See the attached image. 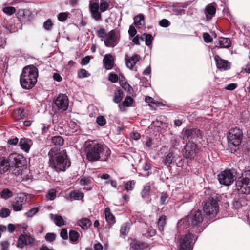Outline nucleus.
Wrapping results in <instances>:
<instances>
[{"mask_svg": "<svg viewBox=\"0 0 250 250\" xmlns=\"http://www.w3.org/2000/svg\"><path fill=\"white\" fill-rule=\"evenodd\" d=\"M203 209L205 213L210 217H214L219 210L217 201L213 198H208L205 202Z\"/></svg>", "mask_w": 250, "mask_h": 250, "instance_id": "obj_9", "label": "nucleus"}, {"mask_svg": "<svg viewBox=\"0 0 250 250\" xmlns=\"http://www.w3.org/2000/svg\"><path fill=\"white\" fill-rule=\"evenodd\" d=\"M56 235L52 233H47L45 236V240L50 242L54 241Z\"/></svg>", "mask_w": 250, "mask_h": 250, "instance_id": "obj_52", "label": "nucleus"}, {"mask_svg": "<svg viewBox=\"0 0 250 250\" xmlns=\"http://www.w3.org/2000/svg\"><path fill=\"white\" fill-rule=\"evenodd\" d=\"M33 145L32 140L23 138L20 141L19 145L21 148L26 152H28Z\"/></svg>", "mask_w": 250, "mask_h": 250, "instance_id": "obj_23", "label": "nucleus"}, {"mask_svg": "<svg viewBox=\"0 0 250 250\" xmlns=\"http://www.w3.org/2000/svg\"><path fill=\"white\" fill-rule=\"evenodd\" d=\"M49 166L57 172L64 171L71 165L67 155L64 151L51 149L48 153Z\"/></svg>", "mask_w": 250, "mask_h": 250, "instance_id": "obj_3", "label": "nucleus"}, {"mask_svg": "<svg viewBox=\"0 0 250 250\" xmlns=\"http://www.w3.org/2000/svg\"><path fill=\"white\" fill-rule=\"evenodd\" d=\"M120 39V31L116 29H113L107 33L104 43L106 47H114L118 44Z\"/></svg>", "mask_w": 250, "mask_h": 250, "instance_id": "obj_11", "label": "nucleus"}, {"mask_svg": "<svg viewBox=\"0 0 250 250\" xmlns=\"http://www.w3.org/2000/svg\"><path fill=\"white\" fill-rule=\"evenodd\" d=\"M237 86L236 83H232L226 86L224 88L227 90H233L237 87Z\"/></svg>", "mask_w": 250, "mask_h": 250, "instance_id": "obj_59", "label": "nucleus"}, {"mask_svg": "<svg viewBox=\"0 0 250 250\" xmlns=\"http://www.w3.org/2000/svg\"><path fill=\"white\" fill-rule=\"evenodd\" d=\"M78 77L81 78L88 77L87 72L84 69H81L78 73Z\"/></svg>", "mask_w": 250, "mask_h": 250, "instance_id": "obj_53", "label": "nucleus"}, {"mask_svg": "<svg viewBox=\"0 0 250 250\" xmlns=\"http://www.w3.org/2000/svg\"><path fill=\"white\" fill-rule=\"evenodd\" d=\"M200 136L201 132L200 130L196 128L189 129L186 130L184 132L183 139H188L193 140L199 137Z\"/></svg>", "mask_w": 250, "mask_h": 250, "instance_id": "obj_16", "label": "nucleus"}, {"mask_svg": "<svg viewBox=\"0 0 250 250\" xmlns=\"http://www.w3.org/2000/svg\"><path fill=\"white\" fill-rule=\"evenodd\" d=\"M38 77V70L35 66L29 65L24 67L20 78L21 86L25 90L32 89L37 83Z\"/></svg>", "mask_w": 250, "mask_h": 250, "instance_id": "obj_4", "label": "nucleus"}, {"mask_svg": "<svg viewBox=\"0 0 250 250\" xmlns=\"http://www.w3.org/2000/svg\"><path fill=\"white\" fill-rule=\"evenodd\" d=\"M215 44L217 47L229 48L231 46V42L229 38L220 37L216 42Z\"/></svg>", "mask_w": 250, "mask_h": 250, "instance_id": "obj_22", "label": "nucleus"}, {"mask_svg": "<svg viewBox=\"0 0 250 250\" xmlns=\"http://www.w3.org/2000/svg\"><path fill=\"white\" fill-rule=\"evenodd\" d=\"M25 164L24 158L17 153L10 154L7 159L4 157H0V174L5 173L11 167L12 172L15 175H20L22 173Z\"/></svg>", "mask_w": 250, "mask_h": 250, "instance_id": "obj_1", "label": "nucleus"}, {"mask_svg": "<svg viewBox=\"0 0 250 250\" xmlns=\"http://www.w3.org/2000/svg\"><path fill=\"white\" fill-rule=\"evenodd\" d=\"M3 11L8 15H11L16 12V9L13 7L7 6L3 8Z\"/></svg>", "mask_w": 250, "mask_h": 250, "instance_id": "obj_47", "label": "nucleus"}, {"mask_svg": "<svg viewBox=\"0 0 250 250\" xmlns=\"http://www.w3.org/2000/svg\"><path fill=\"white\" fill-rule=\"evenodd\" d=\"M90 60V57L89 56H87L82 59L81 64L82 65H85L89 62Z\"/></svg>", "mask_w": 250, "mask_h": 250, "instance_id": "obj_61", "label": "nucleus"}, {"mask_svg": "<svg viewBox=\"0 0 250 250\" xmlns=\"http://www.w3.org/2000/svg\"><path fill=\"white\" fill-rule=\"evenodd\" d=\"M79 233L74 230H71L69 233V239L71 242H76L79 238Z\"/></svg>", "mask_w": 250, "mask_h": 250, "instance_id": "obj_38", "label": "nucleus"}, {"mask_svg": "<svg viewBox=\"0 0 250 250\" xmlns=\"http://www.w3.org/2000/svg\"><path fill=\"white\" fill-rule=\"evenodd\" d=\"M46 198L50 200H53L56 197V191L54 189L50 190L46 194Z\"/></svg>", "mask_w": 250, "mask_h": 250, "instance_id": "obj_43", "label": "nucleus"}, {"mask_svg": "<svg viewBox=\"0 0 250 250\" xmlns=\"http://www.w3.org/2000/svg\"><path fill=\"white\" fill-rule=\"evenodd\" d=\"M18 142L19 139L17 137H15L12 139L9 140L8 141V143L9 144L12 145H16L18 144Z\"/></svg>", "mask_w": 250, "mask_h": 250, "instance_id": "obj_64", "label": "nucleus"}, {"mask_svg": "<svg viewBox=\"0 0 250 250\" xmlns=\"http://www.w3.org/2000/svg\"><path fill=\"white\" fill-rule=\"evenodd\" d=\"M133 102L134 100L130 96H127L125 97L123 103L119 105V107L120 109L125 107H129L132 105Z\"/></svg>", "mask_w": 250, "mask_h": 250, "instance_id": "obj_30", "label": "nucleus"}, {"mask_svg": "<svg viewBox=\"0 0 250 250\" xmlns=\"http://www.w3.org/2000/svg\"><path fill=\"white\" fill-rule=\"evenodd\" d=\"M51 142L54 146L60 147L63 145L64 139L61 136H54L51 138Z\"/></svg>", "mask_w": 250, "mask_h": 250, "instance_id": "obj_28", "label": "nucleus"}, {"mask_svg": "<svg viewBox=\"0 0 250 250\" xmlns=\"http://www.w3.org/2000/svg\"><path fill=\"white\" fill-rule=\"evenodd\" d=\"M203 36L204 40L206 42L209 43L212 42V39L208 33H204Z\"/></svg>", "mask_w": 250, "mask_h": 250, "instance_id": "obj_55", "label": "nucleus"}, {"mask_svg": "<svg viewBox=\"0 0 250 250\" xmlns=\"http://www.w3.org/2000/svg\"><path fill=\"white\" fill-rule=\"evenodd\" d=\"M236 189L240 194H249L250 192V170L245 171L236 182Z\"/></svg>", "mask_w": 250, "mask_h": 250, "instance_id": "obj_6", "label": "nucleus"}, {"mask_svg": "<svg viewBox=\"0 0 250 250\" xmlns=\"http://www.w3.org/2000/svg\"><path fill=\"white\" fill-rule=\"evenodd\" d=\"M236 174L234 170H226L218 175V179L221 184L229 186L235 180Z\"/></svg>", "mask_w": 250, "mask_h": 250, "instance_id": "obj_10", "label": "nucleus"}, {"mask_svg": "<svg viewBox=\"0 0 250 250\" xmlns=\"http://www.w3.org/2000/svg\"><path fill=\"white\" fill-rule=\"evenodd\" d=\"M168 196L167 193H162L160 196V204L162 205H166L168 202Z\"/></svg>", "mask_w": 250, "mask_h": 250, "instance_id": "obj_45", "label": "nucleus"}, {"mask_svg": "<svg viewBox=\"0 0 250 250\" xmlns=\"http://www.w3.org/2000/svg\"><path fill=\"white\" fill-rule=\"evenodd\" d=\"M61 237L64 240L67 239L68 233L67 231L65 229H62L60 233Z\"/></svg>", "mask_w": 250, "mask_h": 250, "instance_id": "obj_58", "label": "nucleus"}, {"mask_svg": "<svg viewBox=\"0 0 250 250\" xmlns=\"http://www.w3.org/2000/svg\"><path fill=\"white\" fill-rule=\"evenodd\" d=\"M151 168V164L146 162H144L142 165V169L145 171L149 170Z\"/></svg>", "mask_w": 250, "mask_h": 250, "instance_id": "obj_54", "label": "nucleus"}, {"mask_svg": "<svg viewBox=\"0 0 250 250\" xmlns=\"http://www.w3.org/2000/svg\"><path fill=\"white\" fill-rule=\"evenodd\" d=\"M159 24L162 27H167L169 25L170 22L167 20L164 19L160 21Z\"/></svg>", "mask_w": 250, "mask_h": 250, "instance_id": "obj_57", "label": "nucleus"}, {"mask_svg": "<svg viewBox=\"0 0 250 250\" xmlns=\"http://www.w3.org/2000/svg\"><path fill=\"white\" fill-rule=\"evenodd\" d=\"M180 159V156L176 153L170 151L166 155L164 160L165 164L167 167H171V164Z\"/></svg>", "mask_w": 250, "mask_h": 250, "instance_id": "obj_15", "label": "nucleus"}, {"mask_svg": "<svg viewBox=\"0 0 250 250\" xmlns=\"http://www.w3.org/2000/svg\"><path fill=\"white\" fill-rule=\"evenodd\" d=\"M123 92L121 90H118L114 92L113 101L115 103H119L123 98Z\"/></svg>", "mask_w": 250, "mask_h": 250, "instance_id": "obj_34", "label": "nucleus"}, {"mask_svg": "<svg viewBox=\"0 0 250 250\" xmlns=\"http://www.w3.org/2000/svg\"><path fill=\"white\" fill-rule=\"evenodd\" d=\"M196 237L189 232L179 238L180 250H192Z\"/></svg>", "mask_w": 250, "mask_h": 250, "instance_id": "obj_8", "label": "nucleus"}, {"mask_svg": "<svg viewBox=\"0 0 250 250\" xmlns=\"http://www.w3.org/2000/svg\"><path fill=\"white\" fill-rule=\"evenodd\" d=\"M24 234H21L19 237L17 244L18 248H23L26 245L34 244V238L29 233H26L24 231Z\"/></svg>", "mask_w": 250, "mask_h": 250, "instance_id": "obj_14", "label": "nucleus"}, {"mask_svg": "<svg viewBox=\"0 0 250 250\" xmlns=\"http://www.w3.org/2000/svg\"><path fill=\"white\" fill-rule=\"evenodd\" d=\"M214 60L218 69L227 70L230 68L229 62L228 61L221 59L218 55L214 56Z\"/></svg>", "mask_w": 250, "mask_h": 250, "instance_id": "obj_17", "label": "nucleus"}, {"mask_svg": "<svg viewBox=\"0 0 250 250\" xmlns=\"http://www.w3.org/2000/svg\"><path fill=\"white\" fill-rule=\"evenodd\" d=\"M85 151L87 160L91 162L105 161L111 154L109 148L104 144L94 141L86 145Z\"/></svg>", "mask_w": 250, "mask_h": 250, "instance_id": "obj_2", "label": "nucleus"}, {"mask_svg": "<svg viewBox=\"0 0 250 250\" xmlns=\"http://www.w3.org/2000/svg\"><path fill=\"white\" fill-rule=\"evenodd\" d=\"M0 195L2 199L6 200L13 196V193L9 189L4 188L0 192Z\"/></svg>", "mask_w": 250, "mask_h": 250, "instance_id": "obj_36", "label": "nucleus"}, {"mask_svg": "<svg viewBox=\"0 0 250 250\" xmlns=\"http://www.w3.org/2000/svg\"><path fill=\"white\" fill-rule=\"evenodd\" d=\"M107 34L104 28H100L97 31V36L101 38L102 41H104L105 39Z\"/></svg>", "mask_w": 250, "mask_h": 250, "instance_id": "obj_41", "label": "nucleus"}, {"mask_svg": "<svg viewBox=\"0 0 250 250\" xmlns=\"http://www.w3.org/2000/svg\"><path fill=\"white\" fill-rule=\"evenodd\" d=\"M150 187L148 184H146L144 186L143 189L141 192L142 197L147 201L150 200Z\"/></svg>", "mask_w": 250, "mask_h": 250, "instance_id": "obj_27", "label": "nucleus"}, {"mask_svg": "<svg viewBox=\"0 0 250 250\" xmlns=\"http://www.w3.org/2000/svg\"><path fill=\"white\" fill-rule=\"evenodd\" d=\"M68 13L66 12L60 13L58 15V19L60 21H64L67 19Z\"/></svg>", "mask_w": 250, "mask_h": 250, "instance_id": "obj_48", "label": "nucleus"}, {"mask_svg": "<svg viewBox=\"0 0 250 250\" xmlns=\"http://www.w3.org/2000/svg\"><path fill=\"white\" fill-rule=\"evenodd\" d=\"M129 228L128 227V225L126 224H123L120 229V233L123 235H126L129 231Z\"/></svg>", "mask_w": 250, "mask_h": 250, "instance_id": "obj_49", "label": "nucleus"}, {"mask_svg": "<svg viewBox=\"0 0 250 250\" xmlns=\"http://www.w3.org/2000/svg\"><path fill=\"white\" fill-rule=\"evenodd\" d=\"M39 209L38 208H33L25 213V215L28 217H32L36 214Z\"/></svg>", "mask_w": 250, "mask_h": 250, "instance_id": "obj_46", "label": "nucleus"}, {"mask_svg": "<svg viewBox=\"0 0 250 250\" xmlns=\"http://www.w3.org/2000/svg\"><path fill=\"white\" fill-rule=\"evenodd\" d=\"M135 182L134 180L129 181L126 183L125 188L127 192L131 191L134 188Z\"/></svg>", "mask_w": 250, "mask_h": 250, "instance_id": "obj_42", "label": "nucleus"}, {"mask_svg": "<svg viewBox=\"0 0 250 250\" xmlns=\"http://www.w3.org/2000/svg\"><path fill=\"white\" fill-rule=\"evenodd\" d=\"M50 218L54 221L56 225L61 226L65 225V221L61 216L50 214Z\"/></svg>", "mask_w": 250, "mask_h": 250, "instance_id": "obj_29", "label": "nucleus"}, {"mask_svg": "<svg viewBox=\"0 0 250 250\" xmlns=\"http://www.w3.org/2000/svg\"><path fill=\"white\" fill-rule=\"evenodd\" d=\"M186 220L188 222L189 230L195 233H200L203 231L202 224L203 221V215L199 210H192L190 214L188 215Z\"/></svg>", "mask_w": 250, "mask_h": 250, "instance_id": "obj_5", "label": "nucleus"}, {"mask_svg": "<svg viewBox=\"0 0 250 250\" xmlns=\"http://www.w3.org/2000/svg\"><path fill=\"white\" fill-rule=\"evenodd\" d=\"M172 10L173 14L175 15H181L184 14V10L183 9L173 8Z\"/></svg>", "mask_w": 250, "mask_h": 250, "instance_id": "obj_62", "label": "nucleus"}, {"mask_svg": "<svg viewBox=\"0 0 250 250\" xmlns=\"http://www.w3.org/2000/svg\"><path fill=\"white\" fill-rule=\"evenodd\" d=\"M103 63L106 69L110 70L114 66V58L110 54H106L103 59Z\"/></svg>", "mask_w": 250, "mask_h": 250, "instance_id": "obj_24", "label": "nucleus"}, {"mask_svg": "<svg viewBox=\"0 0 250 250\" xmlns=\"http://www.w3.org/2000/svg\"><path fill=\"white\" fill-rule=\"evenodd\" d=\"M130 245L131 248L134 250H142L146 247L145 243L136 240H133Z\"/></svg>", "mask_w": 250, "mask_h": 250, "instance_id": "obj_26", "label": "nucleus"}, {"mask_svg": "<svg viewBox=\"0 0 250 250\" xmlns=\"http://www.w3.org/2000/svg\"><path fill=\"white\" fill-rule=\"evenodd\" d=\"M198 152L197 145L191 142L187 143L183 150V154L187 159H193Z\"/></svg>", "mask_w": 250, "mask_h": 250, "instance_id": "obj_12", "label": "nucleus"}, {"mask_svg": "<svg viewBox=\"0 0 250 250\" xmlns=\"http://www.w3.org/2000/svg\"><path fill=\"white\" fill-rule=\"evenodd\" d=\"M109 4L104 0H101L100 4L99 5V9L101 12H105L108 8Z\"/></svg>", "mask_w": 250, "mask_h": 250, "instance_id": "obj_40", "label": "nucleus"}, {"mask_svg": "<svg viewBox=\"0 0 250 250\" xmlns=\"http://www.w3.org/2000/svg\"><path fill=\"white\" fill-rule=\"evenodd\" d=\"M11 211L9 209L7 208H2L0 210V217L1 218H5L9 216L10 214Z\"/></svg>", "mask_w": 250, "mask_h": 250, "instance_id": "obj_44", "label": "nucleus"}, {"mask_svg": "<svg viewBox=\"0 0 250 250\" xmlns=\"http://www.w3.org/2000/svg\"><path fill=\"white\" fill-rule=\"evenodd\" d=\"M243 137L242 130L238 127H235L229 130L227 136L229 146L235 147L233 149L231 147V152H235L236 150V147L240 145Z\"/></svg>", "mask_w": 250, "mask_h": 250, "instance_id": "obj_7", "label": "nucleus"}, {"mask_svg": "<svg viewBox=\"0 0 250 250\" xmlns=\"http://www.w3.org/2000/svg\"><path fill=\"white\" fill-rule=\"evenodd\" d=\"M83 193L78 190L71 191L69 194V196L71 198L77 200L82 199L83 197Z\"/></svg>", "mask_w": 250, "mask_h": 250, "instance_id": "obj_32", "label": "nucleus"}, {"mask_svg": "<svg viewBox=\"0 0 250 250\" xmlns=\"http://www.w3.org/2000/svg\"><path fill=\"white\" fill-rule=\"evenodd\" d=\"M96 122L100 126H103L106 124V120L103 116H99L96 119Z\"/></svg>", "mask_w": 250, "mask_h": 250, "instance_id": "obj_51", "label": "nucleus"}, {"mask_svg": "<svg viewBox=\"0 0 250 250\" xmlns=\"http://www.w3.org/2000/svg\"><path fill=\"white\" fill-rule=\"evenodd\" d=\"M89 9L92 17L96 21L101 19V13L99 12V5L98 3L90 2L89 4Z\"/></svg>", "mask_w": 250, "mask_h": 250, "instance_id": "obj_19", "label": "nucleus"}, {"mask_svg": "<svg viewBox=\"0 0 250 250\" xmlns=\"http://www.w3.org/2000/svg\"><path fill=\"white\" fill-rule=\"evenodd\" d=\"M167 217L165 215H162L159 217L157 221V226L158 230L160 232H162L164 230V227L166 224Z\"/></svg>", "mask_w": 250, "mask_h": 250, "instance_id": "obj_31", "label": "nucleus"}, {"mask_svg": "<svg viewBox=\"0 0 250 250\" xmlns=\"http://www.w3.org/2000/svg\"><path fill=\"white\" fill-rule=\"evenodd\" d=\"M128 33L130 36L133 37H134L137 31L135 27L132 26L130 25L128 30Z\"/></svg>", "mask_w": 250, "mask_h": 250, "instance_id": "obj_56", "label": "nucleus"}, {"mask_svg": "<svg viewBox=\"0 0 250 250\" xmlns=\"http://www.w3.org/2000/svg\"><path fill=\"white\" fill-rule=\"evenodd\" d=\"M91 182L92 179L90 177H83L80 180V183L82 185L87 186V190L90 189L91 187L89 185Z\"/></svg>", "mask_w": 250, "mask_h": 250, "instance_id": "obj_37", "label": "nucleus"}, {"mask_svg": "<svg viewBox=\"0 0 250 250\" xmlns=\"http://www.w3.org/2000/svg\"><path fill=\"white\" fill-rule=\"evenodd\" d=\"M54 106L58 110L66 111L68 107L69 101L67 96L65 94H61L55 100Z\"/></svg>", "mask_w": 250, "mask_h": 250, "instance_id": "obj_13", "label": "nucleus"}, {"mask_svg": "<svg viewBox=\"0 0 250 250\" xmlns=\"http://www.w3.org/2000/svg\"><path fill=\"white\" fill-rule=\"evenodd\" d=\"M238 200L240 201V205H241V207L247 205L248 204V201L246 199V198L244 196H243Z\"/></svg>", "mask_w": 250, "mask_h": 250, "instance_id": "obj_63", "label": "nucleus"}, {"mask_svg": "<svg viewBox=\"0 0 250 250\" xmlns=\"http://www.w3.org/2000/svg\"><path fill=\"white\" fill-rule=\"evenodd\" d=\"M109 80L113 83H116L118 80V77L116 74H110L109 76Z\"/></svg>", "mask_w": 250, "mask_h": 250, "instance_id": "obj_60", "label": "nucleus"}, {"mask_svg": "<svg viewBox=\"0 0 250 250\" xmlns=\"http://www.w3.org/2000/svg\"><path fill=\"white\" fill-rule=\"evenodd\" d=\"M53 25V24L52 23L50 19L47 20L46 21H45L43 23V27L47 30H50L52 28Z\"/></svg>", "mask_w": 250, "mask_h": 250, "instance_id": "obj_50", "label": "nucleus"}, {"mask_svg": "<svg viewBox=\"0 0 250 250\" xmlns=\"http://www.w3.org/2000/svg\"><path fill=\"white\" fill-rule=\"evenodd\" d=\"M143 36H145L146 45L148 46H150L153 39L152 36L150 34L146 33L143 34Z\"/></svg>", "mask_w": 250, "mask_h": 250, "instance_id": "obj_39", "label": "nucleus"}, {"mask_svg": "<svg viewBox=\"0 0 250 250\" xmlns=\"http://www.w3.org/2000/svg\"><path fill=\"white\" fill-rule=\"evenodd\" d=\"M140 59V55L138 54H134L131 57L126 55L125 58L126 67L131 70Z\"/></svg>", "mask_w": 250, "mask_h": 250, "instance_id": "obj_20", "label": "nucleus"}, {"mask_svg": "<svg viewBox=\"0 0 250 250\" xmlns=\"http://www.w3.org/2000/svg\"><path fill=\"white\" fill-rule=\"evenodd\" d=\"M77 224L83 229L87 228L91 225V223L88 218H84L79 220L77 222Z\"/></svg>", "mask_w": 250, "mask_h": 250, "instance_id": "obj_33", "label": "nucleus"}, {"mask_svg": "<svg viewBox=\"0 0 250 250\" xmlns=\"http://www.w3.org/2000/svg\"><path fill=\"white\" fill-rule=\"evenodd\" d=\"M25 199L24 196H17L15 198L12 203L13 210L15 211H19L22 210V206L25 203Z\"/></svg>", "mask_w": 250, "mask_h": 250, "instance_id": "obj_18", "label": "nucleus"}, {"mask_svg": "<svg viewBox=\"0 0 250 250\" xmlns=\"http://www.w3.org/2000/svg\"><path fill=\"white\" fill-rule=\"evenodd\" d=\"M216 11V4L210 3L207 5L205 8V14L207 20H210L215 15Z\"/></svg>", "mask_w": 250, "mask_h": 250, "instance_id": "obj_21", "label": "nucleus"}, {"mask_svg": "<svg viewBox=\"0 0 250 250\" xmlns=\"http://www.w3.org/2000/svg\"><path fill=\"white\" fill-rule=\"evenodd\" d=\"M134 23L135 26L139 28H143L145 27V22L144 17L143 15H139L135 16L134 18Z\"/></svg>", "mask_w": 250, "mask_h": 250, "instance_id": "obj_25", "label": "nucleus"}, {"mask_svg": "<svg viewBox=\"0 0 250 250\" xmlns=\"http://www.w3.org/2000/svg\"><path fill=\"white\" fill-rule=\"evenodd\" d=\"M105 216L107 222L111 224L115 223V217L114 215L110 213V209L108 208H106L105 209Z\"/></svg>", "mask_w": 250, "mask_h": 250, "instance_id": "obj_35", "label": "nucleus"}]
</instances>
